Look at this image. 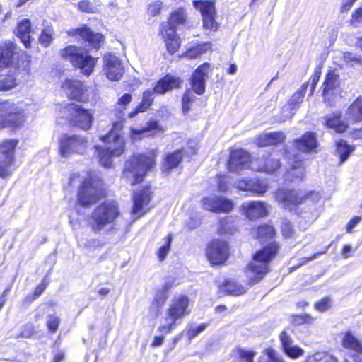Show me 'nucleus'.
I'll return each mask as SVG.
<instances>
[{"mask_svg":"<svg viewBox=\"0 0 362 362\" xmlns=\"http://www.w3.org/2000/svg\"><path fill=\"white\" fill-rule=\"evenodd\" d=\"M118 204L114 201H106L96 206L91 212L89 226L94 233H109L116 230L115 221L119 216Z\"/></svg>","mask_w":362,"mask_h":362,"instance_id":"f257e3e1","label":"nucleus"},{"mask_svg":"<svg viewBox=\"0 0 362 362\" xmlns=\"http://www.w3.org/2000/svg\"><path fill=\"white\" fill-rule=\"evenodd\" d=\"M155 156L154 151L149 152L148 156L140 154L132 156L125 163L122 178L131 185L141 182L146 172L153 166Z\"/></svg>","mask_w":362,"mask_h":362,"instance_id":"f03ea898","label":"nucleus"},{"mask_svg":"<svg viewBox=\"0 0 362 362\" xmlns=\"http://www.w3.org/2000/svg\"><path fill=\"white\" fill-rule=\"evenodd\" d=\"M279 250V245L272 243L261 250L257 252L247 268V274L251 284H255L262 279L269 272V263L275 257Z\"/></svg>","mask_w":362,"mask_h":362,"instance_id":"7ed1b4c3","label":"nucleus"},{"mask_svg":"<svg viewBox=\"0 0 362 362\" xmlns=\"http://www.w3.org/2000/svg\"><path fill=\"white\" fill-rule=\"evenodd\" d=\"M61 55L86 76L93 72L98 59L90 56L88 50L74 45L67 46L61 50Z\"/></svg>","mask_w":362,"mask_h":362,"instance_id":"20e7f679","label":"nucleus"},{"mask_svg":"<svg viewBox=\"0 0 362 362\" xmlns=\"http://www.w3.org/2000/svg\"><path fill=\"white\" fill-rule=\"evenodd\" d=\"M103 194L101 180L96 176L89 175L78 192V202L83 206H89L100 200Z\"/></svg>","mask_w":362,"mask_h":362,"instance_id":"39448f33","label":"nucleus"},{"mask_svg":"<svg viewBox=\"0 0 362 362\" xmlns=\"http://www.w3.org/2000/svg\"><path fill=\"white\" fill-rule=\"evenodd\" d=\"M274 196L277 202L289 211L294 210L298 204L308 199H320L319 194L314 192L305 194L302 192L286 189H279L274 192Z\"/></svg>","mask_w":362,"mask_h":362,"instance_id":"423d86ee","label":"nucleus"},{"mask_svg":"<svg viewBox=\"0 0 362 362\" xmlns=\"http://www.w3.org/2000/svg\"><path fill=\"white\" fill-rule=\"evenodd\" d=\"M90 147L85 136L81 135L64 134L59 140V153L63 158H69L73 154H84Z\"/></svg>","mask_w":362,"mask_h":362,"instance_id":"0eeeda50","label":"nucleus"},{"mask_svg":"<svg viewBox=\"0 0 362 362\" xmlns=\"http://www.w3.org/2000/svg\"><path fill=\"white\" fill-rule=\"evenodd\" d=\"M17 145L15 140L4 141L0 144V177H10L14 170V150Z\"/></svg>","mask_w":362,"mask_h":362,"instance_id":"6e6552de","label":"nucleus"},{"mask_svg":"<svg viewBox=\"0 0 362 362\" xmlns=\"http://www.w3.org/2000/svg\"><path fill=\"white\" fill-rule=\"evenodd\" d=\"M105 146H95V153L98 155L99 162L105 168H110L112 165V158L120 156L125 150V143L121 139L116 142H104Z\"/></svg>","mask_w":362,"mask_h":362,"instance_id":"1a4fd4ad","label":"nucleus"},{"mask_svg":"<svg viewBox=\"0 0 362 362\" xmlns=\"http://www.w3.org/2000/svg\"><path fill=\"white\" fill-rule=\"evenodd\" d=\"M64 111L69 113L68 119L77 127L83 130H88L90 127L93 119V115L81 105L69 103L64 107Z\"/></svg>","mask_w":362,"mask_h":362,"instance_id":"9d476101","label":"nucleus"},{"mask_svg":"<svg viewBox=\"0 0 362 362\" xmlns=\"http://www.w3.org/2000/svg\"><path fill=\"white\" fill-rule=\"evenodd\" d=\"M189 298L180 295L174 298L169 304L166 310L167 320L171 323H180V322L190 313L189 310Z\"/></svg>","mask_w":362,"mask_h":362,"instance_id":"9b49d317","label":"nucleus"},{"mask_svg":"<svg viewBox=\"0 0 362 362\" xmlns=\"http://www.w3.org/2000/svg\"><path fill=\"white\" fill-rule=\"evenodd\" d=\"M194 6L200 11L203 18V27L209 31H216L218 24L215 21L216 9L214 4L211 1H194Z\"/></svg>","mask_w":362,"mask_h":362,"instance_id":"f8f14e48","label":"nucleus"},{"mask_svg":"<svg viewBox=\"0 0 362 362\" xmlns=\"http://www.w3.org/2000/svg\"><path fill=\"white\" fill-rule=\"evenodd\" d=\"M288 165L285 180L291 182H298L303 180L305 176V167L302 159L298 155H291L286 153Z\"/></svg>","mask_w":362,"mask_h":362,"instance_id":"ddd939ff","label":"nucleus"},{"mask_svg":"<svg viewBox=\"0 0 362 362\" xmlns=\"http://www.w3.org/2000/svg\"><path fill=\"white\" fill-rule=\"evenodd\" d=\"M25 121V112L24 109L21 105L12 104L6 107L2 124L5 127L16 129L23 125Z\"/></svg>","mask_w":362,"mask_h":362,"instance_id":"4468645a","label":"nucleus"},{"mask_svg":"<svg viewBox=\"0 0 362 362\" xmlns=\"http://www.w3.org/2000/svg\"><path fill=\"white\" fill-rule=\"evenodd\" d=\"M228 246L221 240H214L208 246L206 256L213 264L223 263L228 257Z\"/></svg>","mask_w":362,"mask_h":362,"instance_id":"2eb2a0df","label":"nucleus"},{"mask_svg":"<svg viewBox=\"0 0 362 362\" xmlns=\"http://www.w3.org/2000/svg\"><path fill=\"white\" fill-rule=\"evenodd\" d=\"M103 70L110 81H119L124 74L121 60L112 54L104 56Z\"/></svg>","mask_w":362,"mask_h":362,"instance_id":"dca6fc26","label":"nucleus"},{"mask_svg":"<svg viewBox=\"0 0 362 362\" xmlns=\"http://www.w3.org/2000/svg\"><path fill=\"white\" fill-rule=\"evenodd\" d=\"M323 97L330 106L334 105L335 100L341 93V88L338 85V76L330 71L326 76L323 83Z\"/></svg>","mask_w":362,"mask_h":362,"instance_id":"f3484780","label":"nucleus"},{"mask_svg":"<svg viewBox=\"0 0 362 362\" xmlns=\"http://www.w3.org/2000/svg\"><path fill=\"white\" fill-rule=\"evenodd\" d=\"M204 208L209 211L220 213L228 212L233 208L231 200L222 196H209L202 199Z\"/></svg>","mask_w":362,"mask_h":362,"instance_id":"a211bd4d","label":"nucleus"},{"mask_svg":"<svg viewBox=\"0 0 362 362\" xmlns=\"http://www.w3.org/2000/svg\"><path fill=\"white\" fill-rule=\"evenodd\" d=\"M252 161L250 154L245 150L236 149L230 152L228 168L230 172L239 173L243 169L251 168L250 163Z\"/></svg>","mask_w":362,"mask_h":362,"instance_id":"6ab92c4d","label":"nucleus"},{"mask_svg":"<svg viewBox=\"0 0 362 362\" xmlns=\"http://www.w3.org/2000/svg\"><path fill=\"white\" fill-rule=\"evenodd\" d=\"M150 194V189L147 187L134 194L132 214L135 219L141 218L148 211Z\"/></svg>","mask_w":362,"mask_h":362,"instance_id":"aec40b11","label":"nucleus"},{"mask_svg":"<svg viewBox=\"0 0 362 362\" xmlns=\"http://www.w3.org/2000/svg\"><path fill=\"white\" fill-rule=\"evenodd\" d=\"M62 88L71 99L80 102H84L88 100V95L86 93V88L78 80L66 79L62 83Z\"/></svg>","mask_w":362,"mask_h":362,"instance_id":"412c9836","label":"nucleus"},{"mask_svg":"<svg viewBox=\"0 0 362 362\" xmlns=\"http://www.w3.org/2000/svg\"><path fill=\"white\" fill-rule=\"evenodd\" d=\"M68 35L76 36L78 41L81 40L88 42L92 48L98 49L103 41V36L99 33L92 32L88 27L71 30L68 32Z\"/></svg>","mask_w":362,"mask_h":362,"instance_id":"4be33fe9","label":"nucleus"},{"mask_svg":"<svg viewBox=\"0 0 362 362\" xmlns=\"http://www.w3.org/2000/svg\"><path fill=\"white\" fill-rule=\"evenodd\" d=\"M250 166L252 170L272 173L280 168L281 163L278 158L271 155L267 158L252 159Z\"/></svg>","mask_w":362,"mask_h":362,"instance_id":"5701e85b","label":"nucleus"},{"mask_svg":"<svg viewBox=\"0 0 362 362\" xmlns=\"http://www.w3.org/2000/svg\"><path fill=\"white\" fill-rule=\"evenodd\" d=\"M209 71V64L204 63L197 68L192 76V88L197 95H202L205 91V81Z\"/></svg>","mask_w":362,"mask_h":362,"instance_id":"b1692460","label":"nucleus"},{"mask_svg":"<svg viewBox=\"0 0 362 362\" xmlns=\"http://www.w3.org/2000/svg\"><path fill=\"white\" fill-rule=\"evenodd\" d=\"M279 339L283 351L288 357L297 358L303 355V349L294 344L292 337L286 331H282L279 334Z\"/></svg>","mask_w":362,"mask_h":362,"instance_id":"393cba45","label":"nucleus"},{"mask_svg":"<svg viewBox=\"0 0 362 362\" xmlns=\"http://www.w3.org/2000/svg\"><path fill=\"white\" fill-rule=\"evenodd\" d=\"M245 216L249 219H256L267 216V206L262 201L245 202L242 205Z\"/></svg>","mask_w":362,"mask_h":362,"instance_id":"a878e982","label":"nucleus"},{"mask_svg":"<svg viewBox=\"0 0 362 362\" xmlns=\"http://www.w3.org/2000/svg\"><path fill=\"white\" fill-rule=\"evenodd\" d=\"M294 147L303 153L315 152L317 146L316 135L313 132H306L300 139L293 141Z\"/></svg>","mask_w":362,"mask_h":362,"instance_id":"bb28decb","label":"nucleus"},{"mask_svg":"<svg viewBox=\"0 0 362 362\" xmlns=\"http://www.w3.org/2000/svg\"><path fill=\"white\" fill-rule=\"evenodd\" d=\"M167 24H160V33L165 42L168 51L173 54L180 47V38L174 28H167Z\"/></svg>","mask_w":362,"mask_h":362,"instance_id":"cd10ccee","label":"nucleus"},{"mask_svg":"<svg viewBox=\"0 0 362 362\" xmlns=\"http://www.w3.org/2000/svg\"><path fill=\"white\" fill-rule=\"evenodd\" d=\"M182 83V80L180 77L167 74L157 82L154 89L158 94H164L174 88H179Z\"/></svg>","mask_w":362,"mask_h":362,"instance_id":"c85d7f7f","label":"nucleus"},{"mask_svg":"<svg viewBox=\"0 0 362 362\" xmlns=\"http://www.w3.org/2000/svg\"><path fill=\"white\" fill-rule=\"evenodd\" d=\"M341 111H335L324 117L325 126L337 133H344L348 128V123L341 119Z\"/></svg>","mask_w":362,"mask_h":362,"instance_id":"c756f323","label":"nucleus"},{"mask_svg":"<svg viewBox=\"0 0 362 362\" xmlns=\"http://www.w3.org/2000/svg\"><path fill=\"white\" fill-rule=\"evenodd\" d=\"M286 139L282 132L263 133L256 138L255 143L259 147L279 144Z\"/></svg>","mask_w":362,"mask_h":362,"instance_id":"7c9ffc66","label":"nucleus"},{"mask_svg":"<svg viewBox=\"0 0 362 362\" xmlns=\"http://www.w3.org/2000/svg\"><path fill=\"white\" fill-rule=\"evenodd\" d=\"M346 119L350 123L362 122V96L358 97L347 108Z\"/></svg>","mask_w":362,"mask_h":362,"instance_id":"2f4dec72","label":"nucleus"},{"mask_svg":"<svg viewBox=\"0 0 362 362\" xmlns=\"http://www.w3.org/2000/svg\"><path fill=\"white\" fill-rule=\"evenodd\" d=\"M171 283H165L162 287L156 291L154 299L152 302L151 308L158 314L165 304L168 297V292L172 288Z\"/></svg>","mask_w":362,"mask_h":362,"instance_id":"473e14b6","label":"nucleus"},{"mask_svg":"<svg viewBox=\"0 0 362 362\" xmlns=\"http://www.w3.org/2000/svg\"><path fill=\"white\" fill-rule=\"evenodd\" d=\"M159 130L158 124L156 121H152L147 124L146 127L137 129H131L130 137L132 141L142 139L144 137L153 136L156 132Z\"/></svg>","mask_w":362,"mask_h":362,"instance_id":"72a5a7b5","label":"nucleus"},{"mask_svg":"<svg viewBox=\"0 0 362 362\" xmlns=\"http://www.w3.org/2000/svg\"><path fill=\"white\" fill-rule=\"evenodd\" d=\"M15 46L11 43L0 45V69L8 67L13 64Z\"/></svg>","mask_w":362,"mask_h":362,"instance_id":"f704fd0d","label":"nucleus"},{"mask_svg":"<svg viewBox=\"0 0 362 362\" xmlns=\"http://www.w3.org/2000/svg\"><path fill=\"white\" fill-rule=\"evenodd\" d=\"M31 26L28 19L21 20L17 26L16 36L19 37L25 47L30 46Z\"/></svg>","mask_w":362,"mask_h":362,"instance_id":"c9c22d12","label":"nucleus"},{"mask_svg":"<svg viewBox=\"0 0 362 362\" xmlns=\"http://www.w3.org/2000/svg\"><path fill=\"white\" fill-rule=\"evenodd\" d=\"M156 93L155 89H147L143 93L141 102L137 107L129 114V118L134 117L139 112H145L151 105L153 101V94Z\"/></svg>","mask_w":362,"mask_h":362,"instance_id":"e433bc0d","label":"nucleus"},{"mask_svg":"<svg viewBox=\"0 0 362 362\" xmlns=\"http://www.w3.org/2000/svg\"><path fill=\"white\" fill-rule=\"evenodd\" d=\"M344 348L353 351L355 354H362V343L350 332H346L342 339Z\"/></svg>","mask_w":362,"mask_h":362,"instance_id":"4c0bfd02","label":"nucleus"},{"mask_svg":"<svg viewBox=\"0 0 362 362\" xmlns=\"http://www.w3.org/2000/svg\"><path fill=\"white\" fill-rule=\"evenodd\" d=\"M183 156L182 150H177L165 157L162 167L163 173L168 174L171 169L178 166Z\"/></svg>","mask_w":362,"mask_h":362,"instance_id":"58836bf2","label":"nucleus"},{"mask_svg":"<svg viewBox=\"0 0 362 362\" xmlns=\"http://www.w3.org/2000/svg\"><path fill=\"white\" fill-rule=\"evenodd\" d=\"M309 83H304L301 86L300 88L289 99L288 103L286 105L285 110H288L289 107L294 110H298L300 107V104L302 103Z\"/></svg>","mask_w":362,"mask_h":362,"instance_id":"ea45409f","label":"nucleus"},{"mask_svg":"<svg viewBox=\"0 0 362 362\" xmlns=\"http://www.w3.org/2000/svg\"><path fill=\"white\" fill-rule=\"evenodd\" d=\"M123 127V122L121 120L116 121L113 123L111 130L105 136L100 137L101 141L103 142L112 141L116 142L117 140L121 139L124 143V140L123 136L119 134V132Z\"/></svg>","mask_w":362,"mask_h":362,"instance_id":"a19ab883","label":"nucleus"},{"mask_svg":"<svg viewBox=\"0 0 362 362\" xmlns=\"http://www.w3.org/2000/svg\"><path fill=\"white\" fill-rule=\"evenodd\" d=\"M186 21V15L184 10L182 8L174 11L169 17L168 21L162 23L161 24H167V28H174L176 30V27L182 25Z\"/></svg>","mask_w":362,"mask_h":362,"instance_id":"79ce46f5","label":"nucleus"},{"mask_svg":"<svg viewBox=\"0 0 362 362\" xmlns=\"http://www.w3.org/2000/svg\"><path fill=\"white\" fill-rule=\"evenodd\" d=\"M221 290L228 295L240 296L246 292V288L234 281L228 280L221 286Z\"/></svg>","mask_w":362,"mask_h":362,"instance_id":"37998d69","label":"nucleus"},{"mask_svg":"<svg viewBox=\"0 0 362 362\" xmlns=\"http://www.w3.org/2000/svg\"><path fill=\"white\" fill-rule=\"evenodd\" d=\"M337 154L340 158V163H344L347 160L350 153L354 150V148L346 144V141L340 140L337 141Z\"/></svg>","mask_w":362,"mask_h":362,"instance_id":"c03bdc74","label":"nucleus"},{"mask_svg":"<svg viewBox=\"0 0 362 362\" xmlns=\"http://www.w3.org/2000/svg\"><path fill=\"white\" fill-rule=\"evenodd\" d=\"M274 235V228L267 224L261 226L257 229V238L262 243L272 238Z\"/></svg>","mask_w":362,"mask_h":362,"instance_id":"a18cd8bd","label":"nucleus"},{"mask_svg":"<svg viewBox=\"0 0 362 362\" xmlns=\"http://www.w3.org/2000/svg\"><path fill=\"white\" fill-rule=\"evenodd\" d=\"M250 190L259 196H262L269 189V185L266 180L255 179L250 180Z\"/></svg>","mask_w":362,"mask_h":362,"instance_id":"49530a36","label":"nucleus"},{"mask_svg":"<svg viewBox=\"0 0 362 362\" xmlns=\"http://www.w3.org/2000/svg\"><path fill=\"white\" fill-rule=\"evenodd\" d=\"M16 78L13 73L0 75V90H7L14 88Z\"/></svg>","mask_w":362,"mask_h":362,"instance_id":"de8ad7c7","label":"nucleus"},{"mask_svg":"<svg viewBox=\"0 0 362 362\" xmlns=\"http://www.w3.org/2000/svg\"><path fill=\"white\" fill-rule=\"evenodd\" d=\"M208 326V324L203 323L199 325L195 324H189L186 327V334L189 340H192L198 336L202 332L204 331Z\"/></svg>","mask_w":362,"mask_h":362,"instance_id":"09e8293b","label":"nucleus"},{"mask_svg":"<svg viewBox=\"0 0 362 362\" xmlns=\"http://www.w3.org/2000/svg\"><path fill=\"white\" fill-rule=\"evenodd\" d=\"M61 323L60 317L56 314H48L46 316V327L49 333H55Z\"/></svg>","mask_w":362,"mask_h":362,"instance_id":"8fccbe9b","label":"nucleus"},{"mask_svg":"<svg viewBox=\"0 0 362 362\" xmlns=\"http://www.w3.org/2000/svg\"><path fill=\"white\" fill-rule=\"evenodd\" d=\"M196 97L189 90L185 91L182 100V111L184 114H187L191 108Z\"/></svg>","mask_w":362,"mask_h":362,"instance_id":"3c124183","label":"nucleus"},{"mask_svg":"<svg viewBox=\"0 0 362 362\" xmlns=\"http://www.w3.org/2000/svg\"><path fill=\"white\" fill-rule=\"evenodd\" d=\"M305 362H337V360L327 353L319 352L308 357Z\"/></svg>","mask_w":362,"mask_h":362,"instance_id":"603ef678","label":"nucleus"},{"mask_svg":"<svg viewBox=\"0 0 362 362\" xmlns=\"http://www.w3.org/2000/svg\"><path fill=\"white\" fill-rule=\"evenodd\" d=\"M53 29L52 28H44L42 31V33L39 37L40 42L45 47H47L52 40H53Z\"/></svg>","mask_w":362,"mask_h":362,"instance_id":"864d4df0","label":"nucleus"},{"mask_svg":"<svg viewBox=\"0 0 362 362\" xmlns=\"http://www.w3.org/2000/svg\"><path fill=\"white\" fill-rule=\"evenodd\" d=\"M330 247V245H329L328 246L325 247L323 250L319 252H316L315 254H313L312 256L310 257H302L300 259H298V264L297 266H295V267H293L292 269H298V267H300V266L302 265H304L306 263H308V262L310 261H312V260H314L316 258H317L320 255H324V254H326L329 250Z\"/></svg>","mask_w":362,"mask_h":362,"instance_id":"5fc2aeb1","label":"nucleus"},{"mask_svg":"<svg viewBox=\"0 0 362 362\" xmlns=\"http://www.w3.org/2000/svg\"><path fill=\"white\" fill-rule=\"evenodd\" d=\"M207 48V45H199L197 47H195L193 49L188 50L185 54V57L189 59L197 58L202 55L203 53H204L206 51Z\"/></svg>","mask_w":362,"mask_h":362,"instance_id":"6e6d98bb","label":"nucleus"},{"mask_svg":"<svg viewBox=\"0 0 362 362\" xmlns=\"http://www.w3.org/2000/svg\"><path fill=\"white\" fill-rule=\"evenodd\" d=\"M171 242H172V237L170 235H169L165 238V244L163 245L160 246L158 251V257L159 260L163 261L167 256V255L170 250Z\"/></svg>","mask_w":362,"mask_h":362,"instance_id":"4d7b16f0","label":"nucleus"},{"mask_svg":"<svg viewBox=\"0 0 362 362\" xmlns=\"http://www.w3.org/2000/svg\"><path fill=\"white\" fill-rule=\"evenodd\" d=\"M343 59L345 62L350 64L351 66L362 64V59L360 57L351 52H344L343 54Z\"/></svg>","mask_w":362,"mask_h":362,"instance_id":"13d9d810","label":"nucleus"},{"mask_svg":"<svg viewBox=\"0 0 362 362\" xmlns=\"http://www.w3.org/2000/svg\"><path fill=\"white\" fill-rule=\"evenodd\" d=\"M48 283L46 281V279H44L43 281H42V283L40 285H38L35 291H34V293L33 294L32 296H27L26 297V300L28 301H31L33 300H34L35 298L39 297L42 293L43 291L45 290L47 286Z\"/></svg>","mask_w":362,"mask_h":362,"instance_id":"bf43d9fd","label":"nucleus"},{"mask_svg":"<svg viewBox=\"0 0 362 362\" xmlns=\"http://www.w3.org/2000/svg\"><path fill=\"white\" fill-rule=\"evenodd\" d=\"M281 233L285 238L292 237L294 230L289 221L285 219L282 221Z\"/></svg>","mask_w":362,"mask_h":362,"instance_id":"052dcab7","label":"nucleus"},{"mask_svg":"<svg viewBox=\"0 0 362 362\" xmlns=\"http://www.w3.org/2000/svg\"><path fill=\"white\" fill-rule=\"evenodd\" d=\"M331 305L332 300L329 298H325L315 303V308L320 312H324L329 309L331 308Z\"/></svg>","mask_w":362,"mask_h":362,"instance_id":"680f3d73","label":"nucleus"},{"mask_svg":"<svg viewBox=\"0 0 362 362\" xmlns=\"http://www.w3.org/2000/svg\"><path fill=\"white\" fill-rule=\"evenodd\" d=\"M228 177L218 175L216 178L218 191L221 192H227L229 189V182Z\"/></svg>","mask_w":362,"mask_h":362,"instance_id":"e2e57ef3","label":"nucleus"},{"mask_svg":"<svg viewBox=\"0 0 362 362\" xmlns=\"http://www.w3.org/2000/svg\"><path fill=\"white\" fill-rule=\"evenodd\" d=\"M351 23L355 27L362 23V5L352 13Z\"/></svg>","mask_w":362,"mask_h":362,"instance_id":"0e129e2a","label":"nucleus"},{"mask_svg":"<svg viewBox=\"0 0 362 362\" xmlns=\"http://www.w3.org/2000/svg\"><path fill=\"white\" fill-rule=\"evenodd\" d=\"M162 3L160 1H156L149 4L148 13L151 16H156L160 13Z\"/></svg>","mask_w":362,"mask_h":362,"instance_id":"69168bd1","label":"nucleus"},{"mask_svg":"<svg viewBox=\"0 0 362 362\" xmlns=\"http://www.w3.org/2000/svg\"><path fill=\"white\" fill-rule=\"evenodd\" d=\"M265 352L267 357V362H284L273 349H267Z\"/></svg>","mask_w":362,"mask_h":362,"instance_id":"338daca9","label":"nucleus"},{"mask_svg":"<svg viewBox=\"0 0 362 362\" xmlns=\"http://www.w3.org/2000/svg\"><path fill=\"white\" fill-rule=\"evenodd\" d=\"M285 108H286V105H284L283 107H282V110H281V115L279 118V121L280 122H285L286 121L287 119H289L291 118H292V117L294 115L295 112H296V110L289 107L288 110H285Z\"/></svg>","mask_w":362,"mask_h":362,"instance_id":"774afa93","label":"nucleus"}]
</instances>
